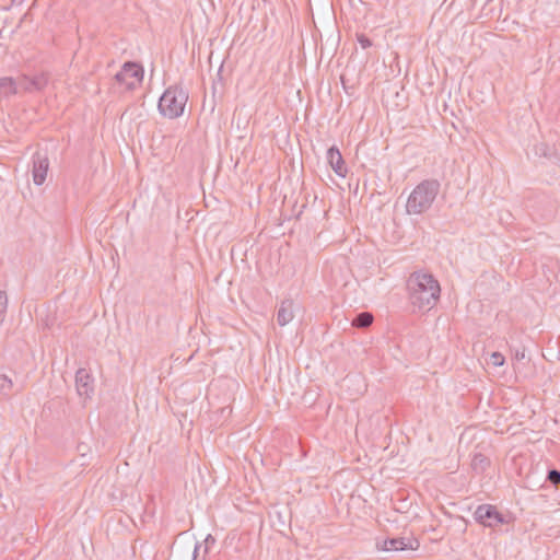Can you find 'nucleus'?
<instances>
[{
	"mask_svg": "<svg viewBox=\"0 0 560 560\" xmlns=\"http://www.w3.org/2000/svg\"><path fill=\"white\" fill-rule=\"evenodd\" d=\"M409 301L419 311H430L441 295V287L436 278L424 270L410 273L407 279Z\"/></svg>",
	"mask_w": 560,
	"mask_h": 560,
	"instance_id": "f257e3e1",
	"label": "nucleus"
},
{
	"mask_svg": "<svg viewBox=\"0 0 560 560\" xmlns=\"http://www.w3.org/2000/svg\"><path fill=\"white\" fill-rule=\"evenodd\" d=\"M441 184L438 179H423L410 192L406 202L408 214H422L433 205L440 192Z\"/></svg>",
	"mask_w": 560,
	"mask_h": 560,
	"instance_id": "f03ea898",
	"label": "nucleus"
},
{
	"mask_svg": "<svg viewBox=\"0 0 560 560\" xmlns=\"http://www.w3.org/2000/svg\"><path fill=\"white\" fill-rule=\"evenodd\" d=\"M188 92L179 85L168 86L159 100L160 113L170 119L178 118L184 114Z\"/></svg>",
	"mask_w": 560,
	"mask_h": 560,
	"instance_id": "7ed1b4c3",
	"label": "nucleus"
},
{
	"mask_svg": "<svg viewBox=\"0 0 560 560\" xmlns=\"http://www.w3.org/2000/svg\"><path fill=\"white\" fill-rule=\"evenodd\" d=\"M143 79V68L133 61H127L115 74V80L125 85L126 90H135Z\"/></svg>",
	"mask_w": 560,
	"mask_h": 560,
	"instance_id": "20e7f679",
	"label": "nucleus"
},
{
	"mask_svg": "<svg viewBox=\"0 0 560 560\" xmlns=\"http://www.w3.org/2000/svg\"><path fill=\"white\" fill-rule=\"evenodd\" d=\"M474 518L477 523L491 528H495L509 522L506 517L498 511L497 506L492 504L478 505L474 512Z\"/></svg>",
	"mask_w": 560,
	"mask_h": 560,
	"instance_id": "39448f33",
	"label": "nucleus"
},
{
	"mask_svg": "<svg viewBox=\"0 0 560 560\" xmlns=\"http://www.w3.org/2000/svg\"><path fill=\"white\" fill-rule=\"evenodd\" d=\"M377 548L383 551H404L417 550L420 542L415 537H395L386 538L382 542H377Z\"/></svg>",
	"mask_w": 560,
	"mask_h": 560,
	"instance_id": "423d86ee",
	"label": "nucleus"
},
{
	"mask_svg": "<svg viewBox=\"0 0 560 560\" xmlns=\"http://www.w3.org/2000/svg\"><path fill=\"white\" fill-rule=\"evenodd\" d=\"M32 161L33 182L35 185L39 186L46 180L47 172L49 168V160L46 154L36 152L34 153Z\"/></svg>",
	"mask_w": 560,
	"mask_h": 560,
	"instance_id": "0eeeda50",
	"label": "nucleus"
},
{
	"mask_svg": "<svg viewBox=\"0 0 560 560\" xmlns=\"http://www.w3.org/2000/svg\"><path fill=\"white\" fill-rule=\"evenodd\" d=\"M93 377L85 369H79L75 373V386L79 396L89 398L94 392Z\"/></svg>",
	"mask_w": 560,
	"mask_h": 560,
	"instance_id": "6e6552de",
	"label": "nucleus"
},
{
	"mask_svg": "<svg viewBox=\"0 0 560 560\" xmlns=\"http://www.w3.org/2000/svg\"><path fill=\"white\" fill-rule=\"evenodd\" d=\"M326 158L328 164L331 166V168L338 176L345 177L347 175L348 171L345 165L343 158L336 145H332L327 150Z\"/></svg>",
	"mask_w": 560,
	"mask_h": 560,
	"instance_id": "1a4fd4ad",
	"label": "nucleus"
},
{
	"mask_svg": "<svg viewBox=\"0 0 560 560\" xmlns=\"http://www.w3.org/2000/svg\"><path fill=\"white\" fill-rule=\"evenodd\" d=\"M22 386L16 387L7 374H0V401L9 400L14 393H21Z\"/></svg>",
	"mask_w": 560,
	"mask_h": 560,
	"instance_id": "9d476101",
	"label": "nucleus"
},
{
	"mask_svg": "<svg viewBox=\"0 0 560 560\" xmlns=\"http://www.w3.org/2000/svg\"><path fill=\"white\" fill-rule=\"evenodd\" d=\"M293 301H282L277 312V323L279 324V326H285L293 319Z\"/></svg>",
	"mask_w": 560,
	"mask_h": 560,
	"instance_id": "9b49d317",
	"label": "nucleus"
},
{
	"mask_svg": "<svg viewBox=\"0 0 560 560\" xmlns=\"http://www.w3.org/2000/svg\"><path fill=\"white\" fill-rule=\"evenodd\" d=\"M18 93V83L11 77L0 78V101L7 100Z\"/></svg>",
	"mask_w": 560,
	"mask_h": 560,
	"instance_id": "f8f14e48",
	"label": "nucleus"
},
{
	"mask_svg": "<svg viewBox=\"0 0 560 560\" xmlns=\"http://www.w3.org/2000/svg\"><path fill=\"white\" fill-rule=\"evenodd\" d=\"M489 465V458L481 453L475 454L471 459V467L477 472H483Z\"/></svg>",
	"mask_w": 560,
	"mask_h": 560,
	"instance_id": "ddd939ff",
	"label": "nucleus"
},
{
	"mask_svg": "<svg viewBox=\"0 0 560 560\" xmlns=\"http://www.w3.org/2000/svg\"><path fill=\"white\" fill-rule=\"evenodd\" d=\"M373 315L369 312L359 313L353 319L352 325L358 328H366L373 323Z\"/></svg>",
	"mask_w": 560,
	"mask_h": 560,
	"instance_id": "4468645a",
	"label": "nucleus"
},
{
	"mask_svg": "<svg viewBox=\"0 0 560 560\" xmlns=\"http://www.w3.org/2000/svg\"><path fill=\"white\" fill-rule=\"evenodd\" d=\"M48 84V75L45 72L38 73L32 78V82L28 83L31 92L42 91Z\"/></svg>",
	"mask_w": 560,
	"mask_h": 560,
	"instance_id": "2eb2a0df",
	"label": "nucleus"
},
{
	"mask_svg": "<svg viewBox=\"0 0 560 560\" xmlns=\"http://www.w3.org/2000/svg\"><path fill=\"white\" fill-rule=\"evenodd\" d=\"M14 80H15V83H18V91L21 89L25 92H31V86L28 85V83L32 82V78H30L26 74H22L18 79H14Z\"/></svg>",
	"mask_w": 560,
	"mask_h": 560,
	"instance_id": "dca6fc26",
	"label": "nucleus"
},
{
	"mask_svg": "<svg viewBox=\"0 0 560 560\" xmlns=\"http://www.w3.org/2000/svg\"><path fill=\"white\" fill-rule=\"evenodd\" d=\"M8 308V296L4 291H0V326L4 320V316Z\"/></svg>",
	"mask_w": 560,
	"mask_h": 560,
	"instance_id": "f3484780",
	"label": "nucleus"
},
{
	"mask_svg": "<svg viewBox=\"0 0 560 560\" xmlns=\"http://www.w3.org/2000/svg\"><path fill=\"white\" fill-rule=\"evenodd\" d=\"M547 480L553 485L557 486L560 483V471L558 469H550L547 475Z\"/></svg>",
	"mask_w": 560,
	"mask_h": 560,
	"instance_id": "a211bd4d",
	"label": "nucleus"
},
{
	"mask_svg": "<svg viewBox=\"0 0 560 560\" xmlns=\"http://www.w3.org/2000/svg\"><path fill=\"white\" fill-rule=\"evenodd\" d=\"M357 40L363 49L370 48L373 43L365 34H357Z\"/></svg>",
	"mask_w": 560,
	"mask_h": 560,
	"instance_id": "6ab92c4d",
	"label": "nucleus"
},
{
	"mask_svg": "<svg viewBox=\"0 0 560 560\" xmlns=\"http://www.w3.org/2000/svg\"><path fill=\"white\" fill-rule=\"evenodd\" d=\"M504 361H505V359H504L502 353H500V352H492L491 353L490 362H491L492 365L501 366V365L504 364Z\"/></svg>",
	"mask_w": 560,
	"mask_h": 560,
	"instance_id": "aec40b11",
	"label": "nucleus"
},
{
	"mask_svg": "<svg viewBox=\"0 0 560 560\" xmlns=\"http://www.w3.org/2000/svg\"><path fill=\"white\" fill-rule=\"evenodd\" d=\"M215 542V539L213 538L212 535H208L205 539V555L208 552V548L210 545H213Z\"/></svg>",
	"mask_w": 560,
	"mask_h": 560,
	"instance_id": "412c9836",
	"label": "nucleus"
},
{
	"mask_svg": "<svg viewBox=\"0 0 560 560\" xmlns=\"http://www.w3.org/2000/svg\"><path fill=\"white\" fill-rule=\"evenodd\" d=\"M200 548H201V544H196L192 560H198V552H199Z\"/></svg>",
	"mask_w": 560,
	"mask_h": 560,
	"instance_id": "4be33fe9",
	"label": "nucleus"
},
{
	"mask_svg": "<svg viewBox=\"0 0 560 560\" xmlns=\"http://www.w3.org/2000/svg\"><path fill=\"white\" fill-rule=\"evenodd\" d=\"M524 355H525V354H524V351H522V352L516 351V353H515V358H516V359H518V360H520V359H523V358H524Z\"/></svg>",
	"mask_w": 560,
	"mask_h": 560,
	"instance_id": "5701e85b",
	"label": "nucleus"
},
{
	"mask_svg": "<svg viewBox=\"0 0 560 560\" xmlns=\"http://www.w3.org/2000/svg\"><path fill=\"white\" fill-rule=\"evenodd\" d=\"M13 3H22L23 0H12Z\"/></svg>",
	"mask_w": 560,
	"mask_h": 560,
	"instance_id": "b1692460",
	"label": "nucleus"
}]
</instances>
